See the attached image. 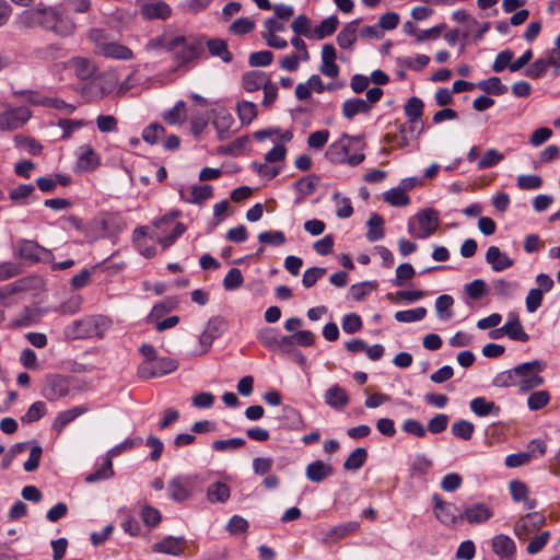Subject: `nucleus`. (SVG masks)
<instances>
[{"label":"nucleus","mask_w":560,"mask_h":560,"mask_svg":"<svg viewBox=\"0 0 560 560\" xmlns=\"http://www.w3.org/2000/svg\"><path fill=\"white\" fill-rule=\"evenodd\" d=\"M493 515L492 510L485 503H472L467 505L462 512V522L465 521L469 524L486 523Z\"/></svg>","instance_id":"a211bd4d"},{"label":"nucleus","mask_w":560,"mask_h":560,"mask_svg":"<svg viewBox=\"0 0 560 560\" xmlns=\"http://www.w3.org/2000/svg\"><path fill=\"white\" fill-rule=\"evenodd\" d=\"M67 50L60 44H48L32 51V58L40 63H50L65 58Z\"/></svg>","instance_id":"f3484780"},{"label":"nucleus","mask_w":560,"mask_h":560,"mask_svg":"<svg viewBox=\"0 0 560 560\" xmlns=\"http://www.w3.org/2000/svg\"><path fill=\"white\" fill-rule=\"evenodd\" d=\"M439 223V212L433 208H427L408 220L407 230L412 237L425 240L436 232Z\"/></svg>","instance_id":"39448f33"},{"label":"nucleus","mask_w":560,"mask_h":560,"mask_svg":"<svg viewBox=\"0 0 560 560\" xmlns=\"http://www.w3.org/2000/svg\"><path fill=\"white\" fill-rule=\"evenodd\" d=\"M452 434L460 440L469 441L475 432V424L468 420H457L452 424Z\"/></svg>","instance_id":"13d9d810"},{"label":"nucleus","mask_w":560,"mask_h":560,"mask_svg":"<svg viewBox=\"0 0 560 560\" xmlns=\"http://www.w3.org/2000/svg\"><path fill=\"white\" fill-rule=\"evenodd\" d=\"M354 140L359 141L360 138L351 137L346 133L342 135L338 140L329 144L326 151L327 160L335 164H348L350 166H358L361 164L364 161L365 155L362 152L350 153V142Z\"/></svg>","instance_id":"20e7f679"},{"label":"nucleus","mask_w":560,"mask_h":560,"mask_svg":"<svg viewBox=\"0 0 560 560\" xmlns=\"http://www.w3.org/2000/svg\"><path fill=\"white\" fill-rule=\"evenodd\" d=\"M186 115V104L184 101L179 100L175 103V105L166 109L162 113V119L172 126L180 125L185 120Z\"/></svg>","instance_id":"ea45409f"},{"label":"nucleus","mask_w":560,"mask_h":560,"mask_svg":"<svg viewBox=\"0 0 560 560\" xmlns=\"http://www.w3.org/2000/svg\"><path fill=\"white\" fill-rule=\"evenodd\" d=\"M334 474V468L330 464L323 460H314L306 466L305 476L312 482H322Z\"/></svg>","instance_id":"473e14b6"},{"label":"nucleus","mask_w":560,"mask_h":560,"mask_svg":"<svg viewBox=\"0 0 560 560\" xmlns=\"http://www.w3.org/2000/svg\"><path fill=\"white\" fill-rule=\"evenodd\" d=\"M230 494L229 486L221 481L210 485L207 490V498L211 503H224L229 500Z\"/></svg>","instance_id":"a18cd8bd"},{"label":"nucleus","mask_w":560,"mask_h":560,"mask_svg":"<svg viewBox=\"0 0 560 560\" xmlns=\"http://www.w3.org/2000/svg\"><path fill=\"white\" fill-rule=\"evenodd\" d=\"M194 477L189 475H179L172 478L167 485V493L171 500L182 503L191 495Z\"/></svg>","instance_id":"9d476101"},{"label":"nucleus","mask_w":560,"mask_h":560,"mask_svg":"<svg viewBox=\"0 0 560 560\" xmlns=\"http://www.w3.org/2000/svg\"><path fill=\"white\" fill-rule=\"evenodd\" d=\"M423 102L417 96H412L407 101V103L404 106V112L405 115L408 117L409 124L417 126L418 120L423 115Z\"/></svg>","instance_id":"c03bdc74"},{"label":"nucleus","mask_w":560,"mask_h":560,"mask_svg":"<svg viewBox=\"0 0 560 560\" xmlns=\"http://www.w3.org/2000/svg\"><path fill=\"white\" fill-rule=\"evenodd\" d=\"M336 203V215L340 219L350 218L353 213L351 200L348 197L342 196L340 192H335L331 196Z\"/></svg>","instance_id":"052dcab7"},{"label":"nucleus","mask_w":560,"mask_h":560,"mask_svg":"<svg viewBox=\"0 0 560 560\" xmlns=\"http://www.w3.org/2000/svg\"><path fill=\"white\" fill-rule=\"evenodd\" d=\"M433 513L440 523L454 527L462 523V513L454 503L444 501L439 494L432 495Z\"/></svg>","instance_id":"1a4fd4ad"},{"label":"nucleus","mask_w":560,"mask_h":560,"mask_svg":"<svg viewBox=\"0 0 560 560\" xmlns=\"http://www.w3.org/2000/svg\"><path fill=\"white\" fill-rule=\"evenodd\" d=\"M236 113L242 125H249L257 117V105L249 101L236 104Z\"/></svg>","instance_id":"de8ad7c7"},{"label":"nucleus","mask_w":560,"mask_h":560,"mask_svg":"<svg viewBox=\"0 0 560 560\" xmlns=\"http://www.w3.org/2000/svg\"><path fill=\"white\" fill-rule=\"evenodd\" d=\"M89 408L86 406H75L71 409L59 412L51 424L52 430L61 433L63 429L78 417L84 415Z\"/></svg>","instance_id":"2f4dec72"},{"label":"nucleus","mask_w":560,"mask_h":560,"mask_svg":"<svg viewBox=\"0 0 560 560\" xmlns=\"http://www.w3.org/2000/svg\"><path fill=\"white\" fill-rule=\"evenodd\" d=\"M32 118V112L26 106L14 107L3 104L0 109V130L14 131L22 128Z\"/></svg>","instance_id":"0eeeda50"},{"label":"nucleus","mask_w":560,"mask_h":560,"mask_svg":"<svg viewBox=\"0 0 560 560\" xmlns=\"http://www.w3.org/2000/svg\"><path fill=\"white\" fill-rule=\"evenodd\" d=\"M88 37L95 45V51L105 58L131 60L135 57L133 51L129 47L114 40L105 30L91 28Z\"/></svg>","instance_id":"f03ea898"},{"label":"nucleus","mask_w":560,"mask_h":560,"mask_svg":"<svg viewBox=\"0 0 560 560\" xmlns=\"http://www.w3.org/2000/svg\"><path fill=\"white\" fill-rule=\"evenodd\" d=\"M139 7L145 20H166L172 14L171 7L162 0H139Z\"/></svg>","instance_id":"ddd939ff"},{"label":"nucleus","mask_w":560,"mask_h":560,"mask_svg":"<svg viewBox=\"0 0 560 560\" xmlns=\"http://www.w3.org/2000/svg\"><path fill=\"white\" fill-rule=\"evenodd\" d=\"M545 369V363L539 360L521 363L514 366L516 371V387L521 393H527L544 384L545 380L540 373Z\"/></svg>","instance_id":"423d86ee"},{"label":"nucleus","mask_w":560,"mask_h":560,"mask_svg":"<svg viewBox=\"0 0 560 560\" xmlns=\"http://www.w3.org/2000/svg\"><path fill=\"white\" fill-rule=\"evenodd\" d=\"M42 28L58 37H70L77 31L73 19L65 13L60 5H44Z\"/></svg>","instance_id":"7ed1b4c3"},{"label":"nucleus","mask_w":560,"mask_h":560,"mask_svg":"<svg viewBox=\"0 0 560 560\" xmlns=\"http://www.w3.org/2000/svg\"><path fill=\"white\" fill-rule=\"evenodd\" d=\"M19 255L21 258L26 259L28 261H38L44 258L45 255H47V250L39 246L34 241H21L18 245Z\"/></svg>","instance_id":"c9c22d12"},{"label":"nucleus","mask_w":560,"mask_h":560,"mask_svg":"<svg viewBox=\"0 0 560 560\" xmlns=\"http://www.w3.org/2000/svg\"><path fill=\"white\" fill-rule=\"evenodd\" d=\"M493 552L500 558H514L516 545L514 540L504 534L495 535L491 540Z\"/></svg>","instance_id":"c85d7f7f"},{"label":"nucleus","mask_w":560,"mask_h":560,"mask_svg":"<svg viewBox=\"0 0 560 560\" xmlns=\"http://www.w3.org/2000/svg\"><path fill=\"white\" fill-rule=\"evenodd\" d=\"M417 126L415 125H407L401 124L398 128L399 133L393 135V133H386L384 136V142L385 143H396L398 148H406L409 145L411 139L420 137V135L424 130L423 124L421 125L420 129L417 131Z\"/></svg>","instance_id":"2eb2a0df"},{"label":"nucleus","mask_w":560,"mask_h":560,"mask_svg":"<svg viewBox=\"0 0 560 560\" xmlns=\"http://www.w3.org/2000/svg\"><path fill=\"white\" fill-rule=\"evenodd\" d=\"M383 199L385 202L394 207H405L410 203V198L399 186L385 191L383 194Z\"/></svg>","instance_id":"4d7b16f0"},{"label":"nucleus","mask_w":560,"mask_h":560,"mask_svg":"<svg viewBox=\"0 0 560 560\" xmlns=\"http://www.w3.org/2000/svg\"><path fill=\"white\" fill-rule=\"evenodd\" d=\"M180 40V38H176V35L165 32L161 36L150 39L144 48L149 52L172 51Z\"/></svg>","instance_id":"393cba45"},{"label":"nucleus","mask_w":560,"mask_h":560,"mask_svg":"<svg viewBox=\"0 0 560 560\" xmlns=\"http://www.w3.org/2000/svg\"><path fill=\"white\" fill-rule=\"evenodd\" d=\"M339 24L338 18L336 15H330L324 19L319 25L313 28L312 31V39H323L329 35H331Z\"/></svg>","instance_id":"79ce46f5"},{"label":"nucleus","mask_w":560,"mask_h":560,"mask_svg":"<svg viewBox=\"0 0 560 560\" xmlns=\"http://www.w3.org/2000/svg\"><path fill=\"white\" fill-rule=\"evenodd\" d=\"M233 124L234 118L230 112H228L226 109H220L217 112L213 119V126L217 130L219 140H228L231 137V128Z\"/></svg>","instance_id":"c756f323"},{"label":"nucleus","mask_w":560,"mask_h":560,"mask_svg":"<svg viewBox=\"0 0 560 560\" xmlns=\"http://www.w3.org/2000/svg\"><path fill=\"white\" fill-rule=\"evenodd\" d=\"M207 47L212 56L219 57L223 62L229 63L232 61V54L229 51L225 40L220 38L209 39Z\"/></svg>","instance_id":"49530a36"},{"label":"nucleus","mask_w":560,"mask_h":560,"mask_svg":"<svg viewBox=\"0 0 560 560\" xmlns=\"http://www.w3.org/2000/svg\"><path fill=\"white\" fill-rule=\"evenodd\" d=\"M368 459V452L364 447H358L351 452L343 463L346 470H358L360 469Z\"/></svg>","instance_id":"bf43d9fd"},{"label":"nucleus","mask_w":560,"mask_h":560,"mask_svg":"<svg viewBox=\"0 0 560 560\" xmlns=\"http://www.w3.org/2000/svg\"><path fill=\"white\" fill-rule=\"evenodd\" d=\"M324 399L329 407L340 410L348 405L349 395L341 386L334 384L326 390Z\"/></svg>","instance_id":"f704fd0d"},{"label":"nucleus","mask_w":560,"mask_h":560,"mask_svg":"<svg viewBox=\"0 0 560 560\" xmlns=\"http://www.w3.org/2000/svg\"><path fill=\"white\" fill-rule=\"evenodd\" d=\"M270 81V77L261 70H250L243 74L242 86L246 92L253 93L262 89Z\"/></svg>","instance_id":"a878e982"},{"label":"nucleus","mask_w":560,"mask_h":560,"mask_svg":"<svg viewBox=\"0 0 560 560\" xmlns=\"http://www.w3.org/2000/svg\"><path fill=\"white\" fill-rule=\"evenodd\" d=\"M545 524V516L538 512L528 513L521 517L514 525V534L521 539L525 540L529 535L538 530Z\"/></svg>","instance_id":"f8f14e48"},{"label":"nucleus","mask_w":560,"mask_h":560,"mask_svg":"<svg viewBox=\"0 0 560 560\" xmlns=\"http://www.w3.org/2000/svg\"><path fill=\"white\" fill-rule=\"evenodd\" d=\"M281 421L283 427L291 430H300L304 428L301 413L292 407L287 406L282 409Z\"/></svg>","instance_id":"3c124183"},{"label":"nucleus","mask_w":560,"mask_h":560,"mask_svg":"<svg viewBox=\"0 0 560 560\" xmlns=\"http://www.w3.org/2000/svg\"><path fill=\"white\" fill-rule=\"evenodd\" d=\"M184 542V537L166 536L161 541L155 542L152 550L156 553L179 556L183 552Z\"/></svg>","instance_id":"bb28decb"},{"label":"nucleus","mask_w":560,"mask_h":560,"mask_svg":"<svg viewBox=\"0 0 560 560\" xmlns=\"http://www.w3.org/2000/svg\"><path fill=\"white\" fill-rule=\"evenodd\" d=\"M43 9L44 4H38L32 9L23 11L19 15L20 25L26 28H42Z\"/></svg>","instance_id":"4c0bfd02"},{"label":"nucleus","mask_w":560,"mask_h":560,"mask_svg":"<svg viewBox=\"0 0 560 560\" xmlns=\"http://www.w3.org/2000/svg\"><path fill=\"white\" fill-rule=\"evenodd\" d=\"M258 241L264 245L282 246L287 242L282 231H264L258 234Z\"/></svg>","instance_id":"338daca9"},{"label":"nucleus","mask_w":560,"mask_h":560,"mask_svg":"<svg viewBox=\"0 0 560 560\" xmlns=\"http://www.w3.org/2000/svg\"><path fill=\"white\" fill-rule=\"evenodd\" d=\"M360 23V19H355L347 23L337 35V44L343 48L349 49L357 39V27Z\"/></svg>","instance_id":"58836bf2"},{"label":"nucleus","mask_w":560,"mask_h":560,"mask_svg":"<svg viewBox=\"0 0 560 560\" xmlns=\"http://www.w3.org/2000/svg\"><path fill=\"white\" fill-rule=\"evenodd\" d=\"M135 238L138 242V248L142 256L150 258L153 257L156 254V248L154 245H148L147 241L143 240L142 242L139 241V237H145L147 235L150 236L149 228L148 226H139L133 232Z\"/></svg>","instance_id":"e2e57ef3"},{"label":"nucleus","mask_w":560,"mask_h":560,"mask_svg":"<svg viewBox=\"0 0 560 560\" xmlns=\"http://www.w3.org/2000/svg\"><path fill=\"white\" fill-rule=\"evenodd\" d=\"M465 293L471 300H480L488 293V285L485 280L476 279L465 285Z\"/></svg>","instance_id":"774afa93"},{"label":"nucleus","mask_w":560,"mask_h":560,"mask_svg":"<svg viewBox=\"0 0 560 560\" xmlns=\"http://www.w3.org/2000/svg\"><path fill=\"white\" fill-rule=\"evenodd\" d=\"M13 141L18 149L24 150L33 156L39 155L43 151V145L34 138L18 135Z\"/></svg>","instance_id":"603ef678"},{"label":"nucleus","mask_w":560,"mask_h":560,"mask_svg":"<svg viewBox=\"0 0 560 560\" xmlns=\"http://www.w3.org/2000/svg\"><path fill=\"white\" fill-rule=\"evenodd\" d=\"M113 476V460L106 456L102 465L98 468H96L94 472L89 474L85 477V481L88 483H93L102 480H107Z\"/></svg>","instance_id":"09e8293b"},{"label":"nucleus","mask_w":560,"mask_h":560,"mask_svg":"<svg viewBox=\"0 0 560 560\" xmlns=\"http://www.w3.org/2000/svg\"><path fill=\"white\" fill-rule=\"evenodd\" d=\"M469 408L474 415L480 418L493 416L499 417L501 408L485 397H476L469 401Z\"/></svg>","instance_id":"7c9ffc66"},{"label":"nucleus","mask_w":560,"mask_h":560,"mask_svg":"<svg viewBox=\"0 0 560 560\" xmlns=\"http://www.w3.org/2000/svg\"><path fill=\"white\" fill-rule=\"evenodd\" d=\"M359 528L360 523L357 521H350L339 524L325 534L323 541L326 544H335L338 540L343 539L347 536L358 532Z\"/></svg>","instance_id":"cd10ccee"},{"label":"nucleus","mask_w":560,"mask_h":560,"mask_svg":"<svg viewBox=\"0 0 560 560\" xmlns=\"http://www.w3.org/2000/svg\"><path fill=\"white\" fill-rule=\"evenodd\" d=\"M516 289L517 282L504 279L495 280L492 284L493 294L499 299H512Z\"/></svg>","instance_id":"6e6d98bb"},{"label":"nucleus","mask_w":560,"mask_h":560,"mask_svg":"<svg viewBox=\"0 0 560 560\" xmlns=\"http://www.w3.org/2000/svg\"><path fill=\"white\" fill-rule=\"evenodd\" d=\"M504 160V154L499 150L491 148L488 149L482 156L477 161L478 170L492 168L499 165Z\"/></svg>","instance_id":"864d4df0"},{"label":"nucleus","mask_w":560,"mask_h":560,"mask_svg":"<svg viewBox=\"0 0 560 560\" xmlns=\"http://www.w3.org/2000/svg\"><path fill=\"white\" fill-rule=\"evenodd\" d=\"M47 412L46 404L42 400L33 402L27 411L21 417L23 423H33L38 421Z\"/></svg>","instance_id":"0e129e2a"},{"label":"nucleus","mask_w":560,"mask_h":560,"mask_svg":"<svg viewBox=\"0 0 560 560\" xmlns=\"http://www.w3.org/2000/svg\"><path fill=\"white\" fill-rule=\"evenodd\" d=\"M225 329V320L220 316L211 317L202 332L199 335V345L202 348L200 353H206L211 348L213 341L218 339Z\"/></svg>","instance_id":"9b49d317"},{"label":"nucleus","mask_w":560,"mask_h":560,"mask_svg":"<svg viewBox=\"0 0 560 560\" xmlns=\"http://www.w3.org/2000/svg\"><path fill=\"white\" fill-rule=\"evenodd\" d=\"M114 89L113 78L109 75H98L90 81L83 88V94L89 100H101L109 94Z\"/></svg>","instance_id":"4468645a"},{"label":"nucleus","mask_w":560,"mask_h":560,"mask_svg":"<svg viewBox=\"0 0 560 560\" xmlns=\"http://www.w3.org/2000/svg\"><path fill=\"white\" fill-rule=\"evenodd\" d=\"M454 305L453 296L442 294L435 300L436 315L441 320H448L453 317L452 306Z\"/></svg>","instance_id":"5fc2aeb1"},{"label":"nucleus","mask_w":560,"mask_h":560,"mask_svg":"<svg viewBox=\"0 0 560 560\" xmlns=\"http://www.w3.org/2000/svg\"><path fill=\"white\" fill-rule=\"evenodd\" d=\"M293 139L292 130H284L280 133L279 142H277L271 150L265 154L267 163L276 165V163L283 162L287 156L285 143L291 142Z\"/></svg>","instance_id":"5701e85b"},{"label":"nucleus","mask_w":560,"mask_h":560,"mask_svg":"<svg viewBox=\"0 0 560 560\" xmlns=\"http://www.w3.org/2000/svg\"><path fill=\"white\" fill-rule=\"evenodd\" d=\"M427 315V308L423 306L398 311L395 313L394 317L399 323H416L422 320Z\"/></svg>","instance_id":"680f3d73"},{"label":"nucleus","mask_w":560,"mask_h":560,"mask_svg":"<svg viewBox=\"0 0 560 560\" xmlns=\"http://www.w3.org/2000/svg\"><path fill=\"white\" fill-rule=\"evenodd\" d=\"M486 261L495 272L504 271L514 265V260L498 246H490L486 253Z\"/></svg>","instance_id":"412c9836"},{"label":"nucleus","mask_w":560,"mask_h":560,"mask_svg":"<svg viewBox=\"0 0 560 560\" xmlns=\"http://www.w3.org/2000/svg\"><path fill=\"white\" fill-rule=\"evenodd\" d=\"M476 86L485 93L495 96L503 95L508 92V86L504 85L498 77H491L487 80L479 81Z\"/></svg>","instance_id":"8fccbe9b"},{"label":"nucleus","mask_w":560,"mask_h":560,"mask_svg":"<svg viewBox=\"0 0 560 560\" xmlns=\"http://www.w3.org/2000/svg\"><path fill=\"white\" fill-rule=\"evenodd\" d=\"M371 105L360 97L348 98L342 104V115L345 118L351 120L359 114H369Z\"/></svg>","instance_id":"e433bc0d"},{"label":"nucleus","mask_w":560,"mask_h":560,"mask_svg":"<svg viewBox=\"0 0 560 560\" xmlns=\"http://www.w3.org/2000/svg\"><path fill=\"white\" fill-rule=\"evenodd\" d=\"M100 165L98 154L90 144H83L78 149L77 166L80 171H94Z\"/></svg>","instance_id":"b1692460"},{"label":"nucleus","mask_w":560,"mask_h":560,"mask_svg":"<svg viewBox=\"0 0 560 560\" xmlns=\"http://www.w3.org/2000/svg\"><path fill=\"white\" fill-rule=\"evenodd\" d=\"M69 393V384L66 378L55 375L47 380L43 388V395L50 401L57 400L67 396Z\"/></svg>","instance_id":"aec40b11"},{"label":"nucleus","mask_w":560,"mask_h":560,"mask_svg":"<svg viewBox=\"0 0 560 560\" xmlns=\"http://www.w3.org/2000/svg\"><path fill=\"white\" fill-rule=\"evenodd\" d=\"M177 368L178 363L176 360L168 357H158L152 361H143L138 366L137 374L140 378L148 380L170 374Z\"/></svg>","instance_id":"6e6552de"},{"label":"nucleus","mask_w":560,"mask_h":560,"mask_svg":"<svg viewBox=\"0 0 560 560\" xmlns=\"http://www.w3.org/2000/svg\"><path fill=\"white\" fill-rule=\"evenodd\" d=\"M505 335L514 341L527 342L529 335L524 330L518 317L514 313H509L508 320L503 325Z\"/></svg>","instance_id":"72a5a7b5"},{"label":"nucleus","mask_w":560,"mask_h":560,"mask_svg":"<svg viewBox=\"0 0 560 560\" xmlns=\"http://www.w3.org/2000/svg\"><path fill=\"white\" fill-rule=\"evenodd\" d=\"M62 67L72 70L81 81L91 79L96 71L94 62L84 57H73L63 62Z\"/></svg>","instance_id":"dca6fc26"},{"label":"nucleus","mask_w":560,"mask_h":560,"mask_svg":"<svg viewBox=\"0 0 560 560\" xmlns=\"http://www.w3.org/2000/svg\"><path fill=\"white\" fill-rule=\"evenodd\" d=\"M179 215L180 212L174 210L155 220L152 230H149L150 240L156 241L163 248L172 246L186 231V226L176 221Z\"/></svg>","instance_id":"f257e3e1"},{"label":"nucleus","mask_w":560,"mask_h":560,"mask_svg":"<svg viewBox=\"0 0 560 560\" xmlns=\"http://www.w3.org/2000/svg\"><path fill=\"white\" fill-rule=\"evenodd\" d=\"M65 335L69 339L92 338L93 326L91 316L74 320L72 324L68 325L65 328Z\"/></svg>","instance_id":"4be33fe9"},{"label":"nucleus","mask_w":560,"mask_h":560,"mask_svg":"<svg viewBox=\"0 0 560 560\" xmlns=\"http://www.w3.org/2000/svg\"><path fill=\"white\" fill-rule=\"evenodd\" d=\"M549 392L541 389L533 392L527 398V407L532 411H537L546 407L550 401Z\"/></svg>","instance_id":"69168bd1"},{"label":"nucleus","mask_w":560,"mask_h":560,"mask_svg":"<svg viewBox=\"0 0 560 560\" xmlns=\"http://www.w3.org/2000/svg\"><path fill=\"white\" fill-rule=\"evenodd\" d=\"M368 233L366 238L370 242H376L384 237L385 231H384V219L380 214H372L368 222Z\"/></svg>","instance_id":"37998d69"},{"label":"nucleus","mask_w":560,"mask_h":560,"mask_svg":"<svg viewBox=\"0 0 560 560\" xmlns=\"http://www.w3.org/2000/svg\"><path fill=\"white\" fill-rule=\"evenodd\" d=\"M318 180L319 178L316 175H308L296 180L294 186L300 196L296 198L295 202L300 203L306 196L312 195L317 187Z\"/></svg>","instance_id":"a19ab883"},{"label":"nucleus","mask_w":560,"mask_h":560,"mask_svg":"<svg viewBox=\"0 0 560 560\" xmlns=\"http://www.w3.org/2000/svg\"><path fill=\"white\" fill-rule=\"evenodd\" d=\"M176 38L182 39L176 48L172 50L177 61L184 65L194 60L199 54V44L194 39H187L183 35H176Z\"/></svg>","instance_id":"6ab92c4d"}]
</instances>
